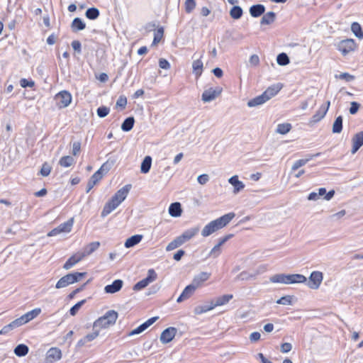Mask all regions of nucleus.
I'll use <instances>...</instances> for the list:
<instances>
[{
  "instance_id": "nucleus-1",
  "label": "nucleus",
  "mask_w": 363,
  "mask_h": 363,
  "mask_svg": "<svg viewBox=\"0 0 363 363\" xmlns=\"http://www.w3.org/2000/svg\"><path fill=\"white\" fill-rule=\"evenodd\" d=\"M235 216V214L231 212L211 221L203 228L201 231V235L203 237H208L214 232L224 228L232 220Z\"/></svg>"
},
{
  "instance_id": "nucleus-27",
  "label": "nucleus",
  "mask_w": 363,
  "mask_h": 363,
  "mask_svg": "<svg viewBox=\"0 0 363 363\" xmlns=\"http://www.w3.org/2000/svg\"><path fill=\"white\" fill-rule=\"evenodd\" d=\"M249 11L252 17L257 18L264 13L265 7L262 4H255L250 8Z\"/></svg>"
},
{
  "instance_id": "nucleus-40",
  "label": "nucleus",
  "mask_w": 363,
  "mask_h": 363,
  "mask_svg": "<svg viewBox=\"0 0 363 363\" xmlns=\"http://www.w3.org/2000/svg\"><path fill=\"white\" fill-rule=\"evenodd\" d=\"M199 231V227H195L185 230L182 235L186 242L194 238Z\"/></svg>"
},
{
  "instance_id": "nucleus-60",
  "label": "nucleus",
  "mask_w": 363,
  "mask_h": 363,
  "mask_svg": "<svg viewBox=\"0 0 363 363\" xmlns=\"http://www.w3.org/2000/svg\"><path fill=\"white\" fill-rule=\"evenodd\" d=\"M81 151V143L79 141H75L72 143V155L77 156Z\"/></svg>"
},
{
  "instance_id": "nucleus-37",
  "label": "nucleus",
  "mask_w": 363,
  "mask_h": 363,
  "mask_svg": "<svg viewBox=\"0 0 363 363\" xmlns=\"http://www.w3.org/2000/svg\"><path fill=\"white\" fill-rule=\"evenodd\" d=\"M307 279L305 276L299 274H289V284L306 283Z\"/></svg>"
},
{
  "instance_id": "nucleus-36",
  "label": "nucleus",
  "mask_w": 363,
  "mask_h": 363,
  "mask_svg": "<svg viewBox=\"0 0 363 363\" xmlns=\"http://www.w3.org/2000/svg\"><path fill=\"white\" fill-rule=\"evenodd\" d=\"M152 165V157L146 156L143 160L140 166V171L143 174L149 172Z\"/></svg>"
},
{
  "instance_id": "nucleus-64",
  "label": "nucleus",
  "mask_w": 363,
  "mask_h": 363,
  "mask_svg": "<svg viewBox=\"0 0 363 363\" xmlns=\"http://www.w3.org/2000/svg\"><path fill=\"white\" fill-rule=\"evenodd\" d=\"M208 180L209 176L206 174H201L197 177L198 182L201 185L206 184L208 182Z\"/></svg>"
},
{
  "instance_id": "nucleus-42",
  "label": "nucleus",
  "mask_w": 363,
  "mask_h": 363,
  "mask_svg": "<svg viewBox=\"0 0 363 363\" xmlns=\"http://www.w3.org/2000/svg\"><path fill=\"white\" fill-rule=\"evenodd\" d=\"M243 13L242 9L240 6H233L230 11V16L232 18L238 20L240 19Z\"/></svg>"
},
{
  "instance_id": "nucleus-49",
  "label": "nucleus",
  "mask_w": 363,
  "mask_h": 363,
  "mask_svg": "<svg viewBox=\"0 0 363 363\" xmlns=\"http://www.w3.org/2000/svg\"><path fill=\"white\" fill-rule=\"evenodd\" d=\"M291 129V125L290 123H281L277 125V132L281 135L286 134Z\"/></svg>"
},
{
  "instance_id": "nucleus-15",
  "label": "nucleus",
  "mask_w": 363,
  "mask_h": 363,
  "mask_svg": "<svg viewBox=\"0 0 363 363\" xmlns=\"http://www.w3.org/2000/svg\"><path fill=\"white\" fill-rule=\"evenodd\" d=\"M119 205L120 204L118 203V202L111 197V199L105 204L101 211V216L103 218L107 216L113 211H114Z\"/></svg>"
},
{
  "instance_id": "nucleus-21",
  "label": "nucleus",
  "mask_w": 363,
  "mask_h": 363,
  "mask_svg": "<svg viewBox=\"0 0 363 363\" xmlns=\"http://www.w3.org/2000/svg\"><path fill=\"white\" fill-rule=\"evenodd\" d=\"M228 182L234 187L233 193L235 194L239 193L245 188L242 182L238 179V176L234 175L228 179Z\"/></svg>"
},
{
  "instance_id": "nucleus-55",
  "label": "nucleus",
  "mask_w": 363,
  "mask_h": 363,
  "mask_svg": "<svg viewBox=\"0 0 363 363\" xmlns=\"http://www.w3.org/2000/svg\"><path fill=\"white\" fill-rule=\"evenodd\" d=\"M19 230H20L19 223L18 222H15L11 225V228H7V230L5 232V233L6 235H9V234L16 235L17 233V232L19 231Z\"/></svg>"
},
{
  "instance_id": "nucleus-3",
  "label": "nucleus",
  "mask_w": 363,
  "mask_h": 363,
  "mask_svg": "<svg viewBox=\"0 0 363 363\" xmlns=\"http://www.w3.org/2000/svg\"><path fill=\"white\" fill-rule=\"evenodd\" d=\"M86 272H74L67 274L59 279L55 287L56 289L65 288L72 284L79 281L86 276Z\"/></svg>"
},
{
  "instance_id": "nucleus-51",
  "label": "nucleus",
  "mask_w": 363,
  "mask_h": 363,
  "mask_svg": "<svg viewBox=\"0 0 363 363\" xmlns=\"http://www.w3.org/2000/svg\"><path fill=\"white\" fill-rule=\"evenodd\" d=\"M86 302V300H82L80 301H79L78 303H77L76 304H74L69 310V313L71 315L74 316L75 315L78 311L80 309V308L84 304V303Z\"/></svg>"
},
{
  "instance_id": "nucleus-11",
  "label": "nucleus",
  "mask_w": 363,
  "mask_h": 363,
  "mask_svg": "<svg viewBox=\"0 0 363 363\" xmlns=\"http://www.w3.org/2000/svg\"><path fill=\"white\" fill-rule=\"evenodd\" d=\"M221 91L222 89L220 88H218L217 89L210 88L203 92L201 99L203 102H211L213 101L217 96H218Z\"/></svg>"
},
{
  "instance_id": "nucleus-62",
  "label": "nucleus",
  "mask_w": 363,
  "mask_h": 363,
  "mask_svg": "<svg viewBox=\"0 0 363 363\" xmlns=\"http://www.w3.org/2000/svg\"><path fill=\"white\" fill-rule=\"evenodd\" d=\"M126 104H127V99L125 96H121L117 101H116V106L117 107H121V108H125V106H126Z\"/></svg>"
},
{
  "instance_id": "nucleus-28",
  "label": "nucleus",
  "mask_w": 363,
  "mask_h": 363,
  "mask_svg": "<svg viewBox=\"0 0 363 363\" xmlns=\"http://www.w3.org/2000/svg\"><path fill=\"white\" fill-rule=\"evenodd\" d=\"M319 155V153H317L316 155H310L306 157V158L301 159L297 161H296L294 164L291 167V170L295 171L297 170L301 167L304 166L307 164L308 162L311 160L314 157Z\"/></svg>"
},
{
  "instance_id": "nucleus-12",
  "label": "nucleus",
  "mask_w": 363,
  "mask_h": 363,
  "mask_svg": "<svg viewBox=\"0 0 363 363\" xmlns=\"http://www.w3.org/2000/svg\"><path fill=\"white\" fill-rule=\"evenodd\" d=\"M130 189L131 184H126L118 190L112 196V198L118 201L119 204H121L127 197Z\"/></svg>"
},
{
  "instance_id": "nucleus-16",
  "label": "nucleus",
  "mask_w": 363,
  "mask_h": 363,
  "mask_svg": "<svg viewBox=\"0 0 363 363\" xmlns=\"http://www.w3.org/2000/svg\"><path fill=\"white\" fill-rule=\"evenodd\" d=\"M196 288L193 286L191 284L186 286L183 290L181 295L178 297L177 302L181 303L188 298H189L195 292Z\"/></svg>"
},
{
  "instance_id": "nucleus-31",
  "label": "nucleus",
  "mask_w": 363,
  "mask_h": 363,
  "mask_svg": "<svg viewBox=\"0 0 363 363\" xmlns=\"http://www.w3.org/2000/svg\"><path fill=\"white\" fill-rule=\"evenodd\" d=\"M233 296L232 294H225L216 298L215 301H213L214 307L220 306L228 303Z\"/></svg>"
},
{
  "instance_id": "nucleus-46",
  "label": "nucleus",
  "mask_w": 363,
  "mask_h": 363,
  "mask_svg": "<svg viewBox=\"0 0 363 363\" xmlns=\"http://www.w3.org/2000/svg\"><path fill=\"white\" fill-rule=\"evenodd\" d=\"M351 30L356 37L359 39H363V31L362 30L361 26L357 22L352 23Z\"/></svg>"
},
{
  "instance_id": "nucleus-8",
  "label": "nucleus",
  "mask_w": 363,
  "mask_h": 363,
  "mask_svg": "<svg viewBox=\"0 0 363 363\" xmlns=\"http://www.w3.org/2000/svg\"><path fill=\"white\" fill-rule=\"evenodd\" d=\"M62 358V352L57 347H51L46 353L45 363H55Z\"/></svg>"
},
{
  "instance_id": "nucleus-6",
  "label": "nucleus",
  "mask_w": 363,
  "mask_h": 363,
  "mask_svg": "<svg viewBox=\"0 0 363 363\" xmlns=\"http://www.w3.org/2000/svg\"><path fill=\"white\" fill-rule=\"evenodd\" d=\"M356 47V43L353 39H346L341 40L337 44V48L343 55H347L349 52L354 51Z\"/></svg>"
},
{
  "instance_id": "nucleus-13",
  "label": "nucleus",
  "mask_w": 363,
  "mask_h": 363,
  "mask_svg": "<svg viewBox=\"0 0 363 363\" xmlns=\"http://www.w3.org/2000/svg\"><path fill=\"white\" fill-rule=\"evenodd\" d=\"M111 165L108 162H105L101 167L91 177L90 179L96 184L100 181L104 174H106L110 169Z\"/></svg>"
},
{
  "instance_id": "nucleus-56",
  "label": "nucleus",
  "mask_w": 363,
  "mask_h": 363,
  "mask_svg": "<svg viewBox=\"0 0 363 363\" xmlns=\"http://www.w3.org/2000/svg\"><path fill=\"white\" fill-rule=\"evenodd\" d=\"M51 169L52 168L50 164L45 162L40 169V174L43 177H47L50 174Z\"/></svg>"
},
{
  "instance_id": "nucleus-34",
  "label": "nucleus",
  "mask_w": 363,
  "mask_h": 363,
  "mask_svg": "<svg viewBox=\"0 0 363 363\" xmlns=\"http://www.w3.org/2000/svg\"><path fill=\"white\" fill-rule=\"evenodd\" d=\"M266 101H267V100L266 99V98L264 97L263 94H262L261 95L257 96L255 97L254 99L250 100L247 102V106L249 107H255V106L262 105L264 103H265Z\"/></svg>"
},
{
  "instance_id": "nucleus-52",
  "label": "nucleus",
  "mask_w": 363,
  "mask_h": 363,
  "mask_svg": "<svg viewBox=\"0 0 363 363\" xmlns=\"http://www.w3.org/2000/svg\"><path fill=\"white\" fill-rule=\"evenodd\" d=\"M293 296L287 295L282 296L277 301V303L281 305H292Z\"/></svg>"
},
{
  "instance_id": "nucleus-17",
  "label": "nucleus",
  "mask_w": 363,
  "mask_h": 363,
  "mask_svg": "<svg viewBox=\"0 0 363 363\" xmlns=\"http://www.w3.org/2000/svg\"><path fill=\"white\" fill-rule=\"evenodd\" d=\"M123 285V281L121 279H116L113 281L111 284L105 286L104 291L107 294H114L119 291Z\"/></svg>"
},
{
  "instance_id": "nucleus-10",
  "label": "nucleus",
  "mask_w": 363,
  "mask_h": 363,
  "mask_svg": "<svg viewBox=\"0 0 363 363\" xmlns=\"http://www.w3.org/2000/svg\"><path fill=\"white\" fill-rule=\"evenodd\" d=\"M177 333V328L174 327H169L166 328L162 331L160 335V342L163 344H167L170 342L174 337H175Z\"/></svg>"
},
{
  "instance_id": "nucleus-22",
  "label": "nucleus",
  "mask_w": 363,
  "mask_h": 363,
  "mask_svg": "<svg viewBox=\"0 0 363 363\" xmlns=\"http://www.w3.org/2000/svg\"><path fill=\"white\" fill-rule=\"evenodd\" d=\"M100 246V242L98 241L92 242L85 246L82 252H79V254L82 255V257L84 258L91 253H93L94 251H96Z\"/></svg>"
},
{
  "instance_id": "nucleus-14",
  "label": "nucleus",
  "mask_w": 363,
  "mask_h": 363,
  "mask_svg": "<svg viewBox=\"0 0 363 363\" xmlns=\"http://www.w3.org/2000/svg\"><path fill=\"white\" fill-rule=\"evenodd\" d=\"M352 154L356 153L358 150L363 145V130L355 134L352 139Z\"/></svg>"
},
{
  "instance_id": "nucleus-9",
  "label": "nucleus",
  "mask_w": 363,
  "mask_h": 363,
  "mask_svg": "<svg viewBox=\"0 0 363 363\" xmlns=\"http://www.w3.org/2000/svg\"><path fill=\"white\" fill-rule=\"evenodd\" d=\"M330 105V101H328L325 105H322L320 107V108L316 111V113L312 116L310 121V123L314 124L319 122L321 119H323L325 117V114L327 113Z\"/></svg>"
},
{
  "instance_id": "nucleus-2",
  "label": "nucleus",
  "mask_w": 363,
  "mask_h": 363,
  "mask_svg": "<svg viewBox=\"0 0 363 363\" xmlns=\"http://www.w3.org/2000/svg\"><path fill=\"white\" fill-rule=\"evenodd\" d=\"M118 318V313L114 310L108 311L103 316L94 322L93 328L99 332L101 329H106L114 325Z\"/></svg>"
},
{
  "instance_id": "nucleus-25",
  "label": "nucleus",
  "mask_w": 363,
  "mask_h": 363,
  "mask_svg": "<svg viewBox=\"0 0 363 363\" xmlns=\"http://www.w3.org/2000/svg\"><path fill=\"white\" fill-rule=\"evenodd\" d=\"M269 281L272 283L289 284V274H277L272 276Z\"/></svg>"
},
{
  "instance_id": "nucleus-39",
  "label": "nucleus",
  "mask_w": 363,
  "mask_h": 363,
  "mask_svg": "<svg viewBox=\"0 0 363 363\" xmlns=\"http://www.w3.org/2000/svg\"><path fill=\"white\" fill-rule=\"evenodd\" d=\"M135 123V119L133 116L128 117L124 120L121 125V129L125 132H128L132 130Z\"/></svg>"
},
{
  "instance_id": "nucleus-26",
  "label": "nucleus",
  "mask_w": 363,
  "mask_h": 363,
  "mask_svg": "<svg viewBox=\"0 0 363 363\" xmlns=\"http://www.w3.org/2000/svg\"><path fill=\"white\" fill-rule=\"evenodd\" d=\"M83 257L79 254V252H77V254L72 255L70 257L67 262L65 263L63 268L65 269H71L74 264L80 262Z\"/></svg>"
},
{
  "instance_id": "nucleus-50",
  "label": "nucleus",
  "mask_w": 363,
  "mask_h": 363,
  "mask_svg": "<svg viewBox=\"0 0 363 363\" xmlns=\"http://www.w3.org/2000/svg\"><path fill=\"white\" fill-rule=\"evenodd\" d=\"M257 273L256 274H249L247 272H242L240 274H239L237 277V279L238 280H249L250 279H254L257 276Z\"/></svg>"
},
{
  "instance_id": "nucleus-4",
  "label": "nucleus",
  "mask_w": 363,
  "mask_h": 363,
  "mask_svg": "<svg viewBox=\"0 0 363 363\" xmlns=\"http://www.w3.org/2000/svg\"><path fill=\"white\" fill-rule=\"evenodd\" d=\"M157 278V274L153 269H150L147 271V276L146 278L139 281L133 286L134 291H140L145 288L150 283L155 281Z\"/></svg>"
},
{
  "instance_id": "nucleus-23",
  "label": "nucleus",
  "mask_w": 363,
  "mask_h": 363,
  "mask_svg": "<svg viewBox=\"0 0 363 363\" xmlns=\"http://www.w3.org/2000/svg\"><path fill=\"white\" fill-rule=\"evenodd\" d=\"M169 213L172 217L177 218L182 216V208L179 202H174L169 207Z\"/></svg>"
},
{
  "instance_id": "nucleus-32",
  "label": "nucleus",
  "mask_w": 363,
  "mask_h": 363,
  "mask_svg": "<svg viewBox=\"0 0 363 363\" xmlns=\"http://www.w3.org/2000/svg\"><path fill=\"white\" fill-rule=\"evenodd\" d=\"M276 18V14L273 11H269L263 14V16L260 21L261 25H269L272 23Z\"/></svg>"
},
{
  "instance_id": "nucleus-54",
  "label": "nucleus",
  "mask_w": 363,
  "mask_h": 363,
  "mask_svg": "<svg viewBox=\"0 0 363 363\" xmlns=\"http://www.w3.org/2000/svg\"><path fill=\"white\" fill-rule=\"evenodd\" d=\"M110 109L106 106H100L97 108L96 113L99 118H104L109 113Z\"/></svg>"
},
{
  "instance_id": "nucleus-61",
  "label": "nucleus",
  "mask_w": 363,
  "mask_h": 363,
  "mask_svg": "<svg viewBox=\"0 0 363 363\" xmlns=\"http://www.w3.org/2000/svg\"><path fill=\"white\" fill-rule=\"evenodd\" d=\"M159 318L157 316L152 317L148 319L147 321L140 325V327L143 330H145L148 327L152 325Z\"/></svg>"
},
{
  "instance_id": "nucleus-5",
  "label": "nucleus",
  "mask_w": 363,
  "mask_h": 363,
  "mask_svg": "<svg viewBox=\"0 0 363 363\" xmlns=\"http://www.w3.org/2000/svg\"><path fill=\"white\" fill-rule=\"evenodd\" d=\"M72 95L67 91H61L55 96L57 105L60 108L68 106L72 101Z\"/></svg>"
},
{
  "instance_id": "nucleus-41",
  "label": "nucleus",
  "mask_w": 363,
  "mask_h": 363,
  "mask_svg": "<svg viewBox=\"0 0 363 363\" xmlns=\"http://www.w3.org/2000/svg\"><path fill=\"white\" fill-rule=\"evenodd\" d=\"M215 307L213 304V301H211L209 305H203V306H197L194 308V313L196 315H200L207 311H209L213 309Z\"/></svg>"
},
{
  "instance_id": "nucleus-59",
  "label": "nucleus",
  "mask_w": 363,
  "mask_h": 363,
  "mask_svg": "<svg viewBox=\"0 0 363 363\" xmlns=\"http://www.w3.org/2000/svg\"><path fill=\"white\" fill-rule=\"evenodd\" d=\"M99 335V331L96 329L93 328V332L91 333H89L84 336L85 340L86 342H91L94 340L95 338H96Z\"/></svg>"
},
{
  "instance_id": "nucleus-57",
  "label": "nucleus",
  "mask_w": 363,
  "mask_h": 363,
  "mask_svg": "<svg viewBox=\"0 0 363 363\" xmlns=\"http://www.w3.org/2000/svg\"><path fill=\"white\" fill-rule=\"evenodd\" d=\"M164 30L163 28H160L157 29V32L155 33L154 39H153V44H156L160 41L163 36Z\"/></svg>"
},
{
  "instance_id": "nucleus-18",
  "label": "nucleus",
  "mask_w": 363,
  "mask_h": 363,
  "mask_svg": "<svg viewBox=\"0 0 363 363\" xmlns=\"http://www.w3.org/2000/svg\"><path fill=\"white\" fill-rule=\"evenodd\" d=\"M23 323L21 320L20 318L13 320L9 324L4 326L1 330H0V335H6L9 333L10 331L13 330V329L18 328L21 325H23Z\"/></svg>"
},
{
  "instance_id": "nucleus-38",
  "label": "nucleus",
  "mask_w": 363,
  "mask_h": 363,
  "mask_svg": "<svg viewBox=\"0 0 363 363\" xmlns=\"http://www.w3.org/2000/svg\"><path fill=\"white\" fill-rule=\"evenodd\" d=\"M28 347L24 344L18 345L14 349V354L18 357H24L28 353Z\"/></svg>"
},
{
  "instance_id": "nucleus-58",
  "label": "nucleus",
  "mask_w": 363,
  "mask_h": 363,
  "mask_svg": "<svg viewBox=\"0 0 363 363\" xmlns=\"http://www.w3.org/2000/svg\"><path fill=\"white\" fill-rule=\"evenodd\" d=\"M220 245L217 244L216 245L213 249L211 250L210 253H209V256L210 257H217L219 256V255L221 253V248H220Z\"/></svg>"
},
{
  "instance_id": "nucleus-43",
  "label": "nucleus",
  "mask_w": 363,
  "mask_h": 363,
  "mask_svg": "<svg viewBox=\"0 0 363 363\" xmlns=\"http://www.w3.org/2000/svg\"><path fill=\"white\" fill-rule=\"evenodd\" d=\"M99 10L95 7L89 8L85 12L86 17L90 20H96L99 16Z\"/></svg>"
},
{
  "instance_id": "nucleus-35",
  "label": "nucleus",
  "mask_w": 363,
  "mask_h": 363,
  "mask_svg": "<svg viewBox=\"0 0 363 363\" xmlns=\"http://www.w3.org/2000/svg\"><path fill=\"white\" fill-rule=\"evenodd\" d=\"M73 223H74V218H72L69 219L67 221L58 225L57 228L61 233H69L72 230Z\"/></svg>"
},
{
  "instance_id": "nucleus-20",
  "label": "nucleus",
  "mask_w": 363,
  "mask_h": 363,
  "mask_svg": "<svg viewBox=\"0 0 363 363\" xmlns=\"http://www.w3.org/2000/svg\"><path fill=\"white\" fill-rule=\"evenodd\" d=\"M282 88L280 84H274L268 87L262 94L268 101L274 96Z\"/></svg>"
},
{
  "instance_id": "nucleus-44",
  "label": "nucleus",
  "mask_w": 363,
  "mask_h": 363,
  "mask_svg": "<svg viewBox=\"0 0 363 363\" xmlns=\"http://www.w3.org/2000/svg\"><path fill=\"white\" fill-rule=\"evenodd\" d=\"M335 191L330 190L328 192L326 191L325 188H320L318 190V194L319 198L324 196V199L326 201H330L335 195Z\"/></svg>"
},
{
  "instance_id": "nucleus-30",
  "label": "nucleus",
  "mask_w": 363,
  "mask_h": 363,
  "mask_svg": "<svg viewBox=\"0 0 363 363\" xmlns=\"http://www.w3.org/2000/svg\"><path fill=\"white\" fill-rule=\"evenodd\" d=\"M143 239L142 235H134L126 240L125 247L130 248L138 244Z\"/></svg>"
},
{
  "instance_id": "nucleus-63",
  "label": "nucleus",
  "mask_w": 363,
  "mask_h": 363,
  "mask_svg": "<svg viewBox=\"0 0 363 363\" xmlns=\"http://www.w3.org/2000/svg\"><path fill=\"white\" fill-rule=\"evenodd\" d=\"M350 104H351V106L350 108V113L352 115H354L357 113V111L360 107V104L356 101H352V102H351Z\"/></svg>"
},
{
  "instance_id": "nucleus-45",
  "label": "nucleus",
  "mask_w": 363,
  "mask_h": 363,
  "mask_svg": "<svg viewBox=\"0 0 363 363\" xmlns=\"http://www.w3.org/2000/svg\"><path fill=\"white\" fill-rule=\"evenodd\" d=\"M342 116L337 117L333 124V133H340L342 130Z\"/></svg>"
},
{
  "instance_id": "nucleus-47",
  "label": "nucleus",
  "mask_w": 363,
  "mask_h": 363,
  "mask_svg": "<svg viewBox=\"0 0 363 363\" xmlns=\"http://www.w3.org/2000/svg\"><path fill=\"white\" fill-rule=\"evenodd\" d=\"M74 158L69 155L61 157V159L59 161L60 165L63 167H69L72 166L74 164Z\"/></svg>"
},
{
  "instance_id": "nucleus-7",
  "label": "nucleus",
  "mask_w": 363,
  "mask_h": 363,
  "mask_svg": "<svg viewBox=\"0 0 363 363\" xmlns=\"http://www.w3.org/2000/svg\"><path fill=\"white\" fill-rule=\"evenodd\" d=\"M323 279V274L321 272L314 271L311 273L307 286L311 289H318Z\"/></svg>"
},
{
  "instance_id": "nucleus-24",
  "label": "nucleus",
  "mask_w": 363,
  "mask_h": 363,
  "mask_svg": "<svg viewBox=\"0 0 363 363\" xmlns=\"http://www.w3.org/2000/svg\"><path fill=\"white\" fill-rule=\"evenodd\" d=\"M40 312H41L40 308H35V309L25 313L24 315H21L20 317V319L22 321L23 324L24 325V324L27 323L28 322H29L30 320L35 318L36 316H38L40 313Z\"/></svg>"
},
{
  "instance_id": "nucleus-53",
  "label": "nucleus",
  "mask_w": 363,
  "mask_h": 363,
  "mask_svg": "<svg viewBox=\"0 0 363 363\" xmlns=\"http://www.w3.org/2000/svg\"><path fill=\"white\" fill-rule=\"evenodd\" d=\"M195 0H186L185 1V11L187 13H191L196 8Z\"/></svg>"
},
{
  "instance_id": "nucleus-19",
  "label": "nucleus",
  "mask_w": 363,
  "mask_h": 363,
  "mask_svg": "<svg viewBox=\"0 0 363 363\" xmlns=\"http://www.w3.org/2000/svg\"><path fill=\"white\" fill-rule=\"evenodd\" d=\"M211 276L210 273L201 272L198 275L195 276L192 280L191 284L196 289L199 287L204 281H207Z\"/></svg>"
},
{
  "instance_id": "nucleus-48",
  "label": "nucleus",
  "mask_w": 363,
  "mask_h": 363,
  "mask_svg": "<svg viewBox=\"0 0 363 363\" xmlns=\"http://www.w3.org/2000/svg\"><path fill=\"white\" fill-rule=\"evenodd\" d=\"M277 62L278 65L281 66H285L289 64L290 60L289 57L286 53L281 52L277 55Z\"/></svg>"
},
{
  "instance_id": "nucleus-33",
  "label": "nucleus",
  "mask_w": 363,
  "mask_h": 363,
  "mask_svg": "<svg viewBox=\"0 0 363 363\" xmlns=\"http://www.w3.org/2000/svg\"><path fill=\"white\" fill-rule=\"evenodd\" d=\"M193 72L198 78L199 77L203 72V62L200 59L194 60L192 63Z\"/></svg>"
},
{
  "instance_id": "nucleus-29",
  "label": "nucleus",
  "mask_w": 363,
  "mask_h": 363,
  "mask_svg": "<svg viewBox=\"0 0 363 363\" xmlns=\"http://www.w3.org/2000/svg\"><path fill=\"white\" fill-rule=\"evenodd\" d=\"M86 28L85 23L80 18H74L71 24V28L73 32L82 30Z\"/></svg>"
}]
</instances>
